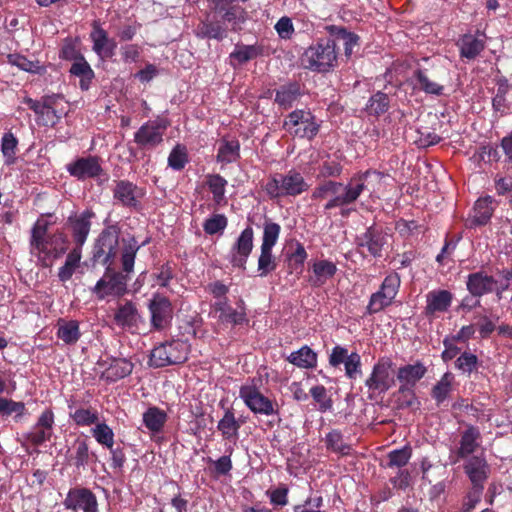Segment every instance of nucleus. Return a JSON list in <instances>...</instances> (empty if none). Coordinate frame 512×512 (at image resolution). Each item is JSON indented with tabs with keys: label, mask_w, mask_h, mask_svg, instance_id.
Returning <instances> with one entry per match:
<instances>
[{
	"label": "nucleus",
	"mask_w": 512,
	"mask_h": 512,
	"mask_svg": "<svg viewBox=\"0 0 512 512\" xmlns=\"http://www.w3.org/2000/svg\"><path fill=\"white\" fill-rule=\"evenodd\" d=\"M90 39L93 43L92 50L100 59H111L115 55L117 43L110 38L108 32L101 26L98 20L91 24Z\"/></svg>",
	"instance_id": "412c9836"
},
{
	"label": "nucleus",
	"mask_w": 512,
	"mask_h": 512,
	"mask_svg": "<svg viewBox=\"0 0 512 512\" xmlns=\"http://www.w3.org/2000/svg\"><path fill=\"white\" fill-rule=\"evenodd\" d=\"M322 121L308 108L295 109L283 121V129L292 137L312 141L319 133Z\"/></svg>",
	"instance_id": "423d86ee"
},
{
	"label": "nucleus",
	"mask_w": 512,
	"mask_h": 512,
	"mask_svg": "<svg viewBox=\"0 0 512 512\" xmlns=\"http://www.w3.org/2000/svg\"><path fill=\"white\" fill-rule=\"evenodd\" d=\"M239 396L255 414L269 416L277 413V410L274 408V402L263 395L256 384L242 385L239 390Z\"/></svg>",
	"instance_id": "f3484780"
},
{
	"label": "nucleus",
	"mask_w": 512,
	"mask_h": 512,
	"mask_svg": "<svg viewBox=\"0 0 512 512\" xmlns=\"http://www.w3.org/2000/svg\"><path fill=\"white\" fill-rule=\"evenodd\" d=\"M93 456L95 454L90 452L88 442L85 439L78 438L73 444V453L68 457V460L71 465L80 469L88 466Z\"/></svg>",
	"instance_id": "79ce46f5"
},
{
	"label": "nucleus",
	"mask_w": 512,
	"mask_h": 512,
	"mask_svg": "<svg viewBox=\"0 0 512 512\" xmlns=\"http://www.w3.org/2000/svg\"><path fill=\"white\" fill-rule=\"evenodd\" d=\"M460 56L468 60L475 59L485 48V40L476 35L465 34L459 40Z\"/></svg>",
	"instance_id": "58836bf2"
},
{
	"label": "nucleus",
	"mask_w": 512,
	"mask_h": 512,
	"mask_svg": "<svg viewBox=\"0 0 512 512\" xmlns=\"http://www.w3.org/2000/svg\"><path fill=\"white\" fill-rule=\"evenodd\" d=\"M309 183L298 170L292 168L284 173L269 176L264 191L272 200L284 197H297L308 191Z\"/></svg>",
	"instance_id": "20e7f679"
},
{
	"label": "nucleus",
	"mask_w": 512,
	"mask_h": 512,
	"mask_svg": "<svg viewBox=\"0 0 512 512\" xmlns=\"http://www.w3.org/2000/svg\"><path fill=\"white\" fill-rule=\"evenodd\" d=\"M281 227L278 223L266 220L263 227L261 247L273 248L279 238Z\"/></svg>",
	"instance_id": "338daca9"
},
{
	"label": "nucleus",
	"mask_w": 512,
	"mask_h": 512,
	"mask_svg": "<svg viewBox=\"0 0 512 512\" xmlns=\"http://www.w3.org/2000/svg\"><path fill=\"white\" fill-rule=\"evenodd\" d=\"M481 438L479 428L468 425L466 430L461 434L460 447L457 450L458 458L464 459L473 454L479 448Z\"/></svg>",
	"instance_id": "473e14b6"
},
{
	"label": "nucleus",
	"mask_w": 512,
	"mask_h": 512,
	"mask_svg": "<svg viewBox=\"0 0 512 512\" xmlns=\"http://www.w3.org/2000/svg\"><path fill=\"white\" fill-rule=\"evenodd\" d=\"M91 434L103 447L111 448V445H114V432L105 422L95 424V427L91 429Z\"/></svg>",
	"instance_id": "052dcab7"
},
{
	"label": "nucleus",
	"mask_w": 512,
	"mask_h": 512,
	"mask_svg": "<svg viewBox=\"0 0 512 512\" xmlns=\"http://www.w3.org/2000/svg\"><path fill=\"white\" fill-rule=\"evenodd\" d=\"M243 300L239 301L240 310L234 309L228 303V298L218 300L211 305L212 312L218 314L219 324L232 326L243 325L248 322L245 308H243Z\"/></svg>",
	"instance_id": "5701e85b"
},
{
	"label": "nucleus",
	"mask_w": 512,
	"mask_h": 512,
	"mask_svg": "<svg viewBox=\"0 0 512 512\" xmlns=\"http://www.w3.org/2000/svg\"><path fill=\"white\" fill-rule=\"evenodd\" d=\"M95 217L92 209H86L80 214L69 216L67 225L70 228L74 245L83 246L91 229V219Z\"/></svg>",
	"instance_id": "b1692460"
},
{
	"label": "nucleus",
	"mask_w": 512,
	"mask_h": 512,
	"mask_svg": "<svg viewBox=\"0 0 512 512\" xmlns=\"http://www.w3.org/2000/svg\"><path fill=\"white\" fill-rule=\"evenodd\" d=\"M28 415L26 405L22 401H14L11 398L0 397V416L8 418L13 416L16 423L22 422Z\"/></svg>",
	"instance_id": "37998d69"
},
{
	"label": "nucleus",
	"mask_w": 512,
	"mask_h": 512,
	"mask_svg": "<svg viewBox=\"0 0 512 512\" xmlns=\"http://www.w3.org/2000/svg\"><path fill=\"white\" fill-rule=\"evenodd\" d=\"M455 368L461 371L462 374L470 376L473 372H477L479 366V359L477 355L464 351L455 360Z\"/></svg>",
	"instance_id": "4d7b16f0"
},
{
	"label": "nucleus",
	"mask_w": 512,
	"mask_h": 512,
	"mask_svg": "<svg viewBox=\"0 0 512 512\" xmlns=\"http://www.w3.org/2000/svg\"><path fill=\"white\" fill-rule=\"evenodd\" d=\"M54 426L55 414L51 408H46L41 412L32 429L23 434V438L34 447L42 446L52 439Z\"/></svg>",
	"instance_id": "4468645a"
},
{
	"label": "nucleus",
	"mask_w": 512,
	"mask_h": 512,
	"mask_svg": "<svg viewBox=\"0 0 512 512\" xmlns=\"http://www.w3.org/2000/svg\"><path fill=\"white\" fill-rule=\"evenodd\" d=\"M112 192L114 200L119 202L123 207L135 210L140 209L141 199L145 195L143 188L138 187L129 180L115 181Z\"/></svg>",
	"instance_id": "6ab92c4d"
},
{
	"label": "nucleus",
	"mask_w": 512,
	"mask_h": 512,
	"mask_svg": "<svg viewBox=\"0 0 512 512\" xmlns=\"http://www.w3.org/2000/svg\"><path fill=\"white\" fill-rule=\"evenodd\" d=\"M80 40L78 38L66 37L59 51V58L66 61L76 62L84 55L79 49Z\"/></svg>",
	"instance_id": "5fc2aeb1"
},
{
	"label": "nucleus",
	"mask_w": 512,
	"mask_h": 512,
	"mask_svg": "<svg viewBox=\"0 0 512 512\" xmlns=\"http://www.w3.org/2000/svg\"><path fill=\"white\" fill-rule=\"evenodd\" d=\"M114 321L119 327L133 330L138 328V322L141 321V316L136 305L132 301H126L116 310Z\"/></svg>",
	"instance_id": "7c9ffc66"
},
{
	"label": "nucleus",
	"mask_w": 512,
	"mask_h": 512,
	"mask_svg": "<svg viewBox=\"0 0 512 512\" xmlns=\"http://www.w3.org/2000/svg\"><path fill=\"white\" fill-rule=\"evenodd\" d=\"M397 407L399 409L418 410L421 402L413 388H398L397 391Z\"/></svg>",
	"instance_id": "6e6d98bb"
},
{
	"label": "nucleus",
	"mask_w": 512,
	"mask_h": 512,
	"mask_svg": "<svg viewBox=\"0 0 512 512\" xmlns=\"http://www.w3.org/2000/svg\"><path fill=\"white\" fill-rule=\"evenodd\" d=\"M226 455L221 456L217 460H213L212 458H207V462L211 464L210 470L212 475L215 477L226 476L233 469V463L231 460V455L233 453V448L229 447L226 449Z\"/></svg>",
	"instance_id": "864d4df0"
},
{
	"label": "nucleus",
	"mask_w": 512,
	"mask_h": 512,
	"mask_svg": "<svg viewBox=\"0 0 512 512\" xmlns=\"http://www.w3.org/2000/svg\"><path fill=\"white\" fill-rule=\"evenodd\" d=\"M170 126L165 117H156L142 124L134 134V142L141 150H152L164 141V134Z\"/></svg>",
	"instance_id": "9b49d317"
},
{
	"label": "nucleus",
	"mask_w": 512,
	"mask_h": 512,
	"mask_svg": "<svg viewBox=\"0 0 512 512\" xmlns=\"http://www.w3.org/2000/svg\"><path fill=\"white\" fill-rule=\"evenodd\" d=\"M188 359L187 345L180 340H172L156 346L150 354L149 364L155 368L182 364Z\"/></svg>",
	"instance_id": "1a4fd4ad"
},
{
	"label": "nucleus",
	"mask_w": 512,
	"mask_h": 512,
	"mask_svg": "<svg viewBox=\"0 0 512 512\" xmlns=\"http://www.w3.org/2000/svg\"><path fill=\"white\" fill-rule=\"evenodd\" d=\"M140 247L141 245L138 244L135 237H130L127 240L123 239V248L121 252V272L130 276V274L133 272L136 254Z\"/></svg>",
	"instance_id": "c03bdc74"
},
{
	"label": "nucleus",
	"mask_w": 512,
	"mask_h": 512,
	"mask_svg": "<svg viewBox=\"0 0 512 512\" xmlns=\"http://www.w3.org/2000/svg\"><path fill=\"white\" fill-rule=\"evenodd\" d=\"M69 417L80 427L91 426L99 421V413L95 408H77L69 412Z\"/></svg>",
	"instance_id": "603ef678"
},
{
	"label": "nucleus",
	"mask_w": 512,
	"mask_h": 512,
	"mask_svg": "<svg viewBox=\"0 0 512 512\" xmlns=\"http://www.w3.org/2000/svg\"><path fill=\"white\" fill-rule=\"evenodd\" d=\"M474 319L477 320L474 324L482 339H488L491 334L496 330V321L499 319L495 316V320L486 313H476Z\"/></svg>",
	"instance_id": "13d9d810"
},
{
	"label": "nucleus",
	"mask_w": 512,
	"mask_h": 512,
	"mask_svg": "<svg viewBox=\"0 0 512 512\" xmlns=\"http://www.w3.org/2000/svg\"><path fill=\"white\" fill-rule=\"evenodd\" d=\"M287 360L299 368L312 369L317 365V354L309 346L304 345L292 352Z\"/></svg>",
	"instance_id": "49530a36"
},
{
	"label": "nucleus",
	"mask_w": 512,
	"mask_h": 512,
	"mask_svg": "<svg viewBox=\"0 0 512 512\" xmlns=\"http://www.w3.org/2000/svg\"><path fill=\"white\" fill-rule=\"evenodd\" d=\"M221 17L224 22L233 24L232 30H236L235 25L245 21V10L238 5H223Z\"/></svg>",
	"instance_id": "0e129e2a"
},
{
	"label": "nucleus",
	"mask_w": 512,
	"mask_h": 512,
	"mask_svg": "<svg viewBox=\"0 0 512 512\" xmlns=\"http://www.w3.org/2000/svg\"><path fill=\"white\" fill-rule=\"evenodd\" d=\"M464 471L471 481V488L484 490V483L488 478L489 466L484 458L472 456L464 465Z\"/></svg>",
	"instance_id": "bb28decb"
},
{
	"label": "nucleus",
	"mask_w": 512,
	"mask_h": 512,
	"mask_svg": "<svg viewBox=\"0 0 512 512\" xmlns=\"http://www.w3.org/2000/svg\"><path fill=\"white\" fill-rule=\"evenodd\" d=\"M228 181L218 173L207 174L205 176L204 186L207 187L212 194V200L217 206H224L227 204L226 187Z\"/></svg>",
	"instance_id": "f704fd0d"
},
{
	"label": "nucleus",
	"mask_w": 512,
	"mask_h": 512,
	"mask_svg": "<svg viewBox=\"0 0 512 512\" xmlns=\"http://www.w3.org/2000/svg\"><path fill=\"white\" fill-rule=\"evenodd\" d=\"M188 163V155L185 146L176 145L169 154L168 166L176 171L182 170Z\"/></svg>",
	"instance_id": "774afa93"
},
{
	"label": "nucleus",
	"mask_w": 512,
	"mask_h": 512,
	"mask_svg": "<svg viewBox=\"0 0 512 512\" xmlns=\"http://www.w3.org/2000/svg\"><path fill=\"white\" fill-rule=\"evenodd\" d=\"M194 33L199 39H215L222 41L227 36V30L218 20H201L196 26Z\"/></svg>",
	"instance_id": "c9c22d12"
},
{
	"label": "nucleus",
	"mask_w": 512,
	"mask_h": 512,
	"mask_svg": "<svg viewBox=\"0 0 512 512\" xmlns=\"http://www.w3.org/2000/svg\"><path fill=\"white\" fill-rule=\"evenodd\" d=\"M394 363L389 357H380L364 381L367 388V398L377 400L382 398L395 385Z\"/></svg>",
	"instance_id": "39448f33"
},
{
	"label": "nucleus",
	"mask_w": 512,
	"mask_h": 512,
	"mask_svg": "<svg viewBox=\"0 0 512 512\" xmlns=\"http://www.w3.org/2000/svg\"><path fill=\"white\" fill-rule=\"evenodd\" d=\"M412 456V448L410 445H405L400 449L392 450L388 453V464L389 468L397 467L402 468L407 465Z\"/></svg>",
	"instance_id": "e2e57ef3"
},
{
	"label": "nucleus",
	"mask_w": 512,
	"mask_h": 512,
	"mask_svg": "<svg viewBox=\"0 0 512 512\" xmlns=\"http://www.w3.org/2000/svg\"><path fill=\"white\" fill-rule=\"evenodd\" d=\"M69 73L71 76L79 78V87L82 91H87L91 86L92 80L95 78V73L85 57H81L80 60L73 62Z\"/></svg>",
	"instance_id": "ea45409f"
},
{
	"label": "nucleus",
	"mask_w": 512,
	"mask_h": 512,
	"mask_svg": "<svg viewBox=\"0 0 512 512\" xmlns=\"http://www.w3.org/2000/svg\"><path fill=\"white\" fill-rule=\"evenodd\" d=\"M166 421V412L156 406L149 407L143 413V423L145 427L153 433L160 432L163 429Z\"/></svg>",
	"instance_id": "de8ad7c7"
},
{
	"label": "nucleus",
	"mask_w": 512,
	"mask_h": 512,
	"mask_svg": "<svg viewBox=\"0 0 512 512\" xmlns=\"http://www.w3.org/2000/svg\"><path fill=\"white\" fill-rule=\"evenodd\" d=\"M263 48L258 45L236 44L235 49L230 53V65L234 68L262 55Z\"/></svg>",
	"instance_id": "e433bc0d"
},
{
	"label": "nucleus",
	"mask_w": 512,
	"mask_h": 512,
	"mask_svg": "<svg viewBox=\"0 0 512 512\" xmlns=\"http://www.w3.org/2000/svg\"><path fill=\"white\" fill-rule=\"evenodd\" d=\"M302 86L297 81L281 85L275 90L274 102L282 109H290L303 96Z\"/></svg>",
	"instance_id": "c756f323"
},
{
	"label": "nucleus",
	"mask_w": 512,
	"mask_h": 512,
	"mask_svg": "<svg viewBox=\"0 0 512 512\" xmlns=\"http://www.w3.org/2000/svg\"><path fill=\"white\" fill-rule=\"evenodd\" d=\"M389 108V97L386 93L378 91L371 96L366 111L369 115L379 116L384 114Z\"/></svg>",
	"instance_id": "bf43d9fd"
},
{
	"label": "nucleus",
	"mask_w": 512,
	"mask_h": 512,
	"mask_svg": "<svg viewBox=\"0 0 512 512\" xmlns=\"http://www.w3.org/2000/svg\"><path fill=\"white\" fill-rule=\"evenodd\" d=\"M242 422L235 417L234 410L228 408L225 410L223 417L218 421L217 429L226 441H236L239 438V430Z\"/></svg>",
	"instance_id": "72a5a7b5"
},
{
	"label": "nucleus",
	"mask_w": 512,
	"mask_h": 512,
	"mask_svg": "<svg viewBox=\"0 0 512 512\" xmlns=\"http://www.w3.org/2000/svg\"><path fill=\"white\" fill-rule=\"evenodd\" d=\"M62 504L66 510L71 512H99L96 495L86 487L70 488Z\"/></svg>",
	"instance_id": "2eb2a0df"
},
{
	"label": "nucleus",
	"mask_w": 512,
	"mask_h": 512,
	"mask_svg": "<svg viewBox=\"0 0 512 512\" xmlns=\"http://www.w3.org/2000/svg\"><path fill=\"white\" fill-rule=\"evenodd\" d=\"M453 293L445 289L429 291L426 295L424 314L426 317H434L438 313H446L453 301Z\"/></svg>",
	"instance_id": "a878e982"
},
{
	"label": "nucleus",
	"mask_w": 512,
	"mask_h": 512,
	"mask_svg": "<svg viewBox=\"0 0 512 512\" xmlns=\"http://www.w3.org/2000/svg\"><path fill=\"white\" fill-rule=\"evenodd\" d=\"M311 269L312 275L309 276L308 282L314 288L322 287L337 272L336 264L329 260H317L313 263Z\"/></svg>",
	"instance_id": "2f4dec72"
},
{
	"label": "nucleus",
	"mask_w": 512,
	"mask_h": 512,
	"mask_svg": "<svg viewBox=\"0 0 512 512\" xmlns=\"http://www.w3.org/2000/svg\"><path fill=\"white\" fill-rule=\"evenodd\" d=\"M273 248L260 247L258 258V271L261 277H265L277 268L276 258L272 253Z\"/></svg>",
	"instance_id": "680f3d73"
},
{
	"label": "nucleus",
	"mask_w": 512,
	"mask_h": 512,
	"mask_svg": "<svg viewBox=\"0 0 512 512\" xmlns=\"http://www.w3.org/2000/svg\"><path fill=\"white\" fill-rule=\"evenodd\" d=\"M240 158V143L237 139H223L217 153V161L221 163H233Z\"/></svg>",
	"instance_id": "8fccbe9b"
},
{
	"label": "nucleus",
	"mask_w": 512,
	"mask_h": 512,
	"mask_svg": "<svg viewBox=\"0 0 512 512\" xmlns=\"http://www.w3.org/2000/svg\"><path fill=\"white\" fill-rule=\"evenodd\" d=\"M427 367L421 361H416L413 364H405L400 366L394 374L399 382L398 388H413L415 389L417 383L427 374Z\"/></svg>",
	"instance_id": "393cba45"
},
{
	"label": "nucleus",
	"mask_w": 512,
	"mask_h": 512,
	"mask_svg": "<svg viewBox=\"0 0 512 512\" xmlns=\"http://www.w3.org/2000/svg\"><path fill=\"white\" fill-rule=\"evenodd\" d=\"M49 222L38 219L31 229L30 248L43 267H51L55 260L61 258L68 250V238L64 232L57 230L48 234Z\"/></svg>",
	"instance_id": "f03ea898"
},
{
	"label": "nucleus",
	"mask_w": 512,
	"mask_h": 512,
	"mask_svg": "<svg viewBox=\"0 0 512 512\" xmlns=\"http://www.w3.org/2000/svg\"><path fill=\"white\" fill-rule=\"evenodd\" d=\"M355 245L357 251L365 257L367 255L374 258H381L383 251L388 243V234L382 227L372 224L365 231L355 237Z\"/></svg>",
	"instance_id": "f8f14e48"
},
{
	"label": "nucleus",
	"mask_w": 512,
	"mask_h": 512,
	"mask_svg": "<svg viewBox=\"0 0 512 512\" xmlns=\"http://www.w3.org/2000/svg\"><path fill=\"white\" fill-rule=\"evenodd\" d=\"M97 365L103 367L100 378L109 383L117 382L129 376L134 368V364L126 358H107L99 359Z\"/></svg>",
	"instance_id": "4be33fe9"
},
{
	"label": "nucleus",
	"mask_w": 512,
	"mask_h": 512,
	"mask_svg": "<svg viewBox=\"0 0 512 512\" xmlns=\"http://www.w3.org/2000/svg\"><path fill=\"white\" fill-rule=\"evenodd\" d=\"M130 279L131 277L128 274L115 271L110 266L106 267L104 275L97 281L92 292L99 300H104L108 297H122L128 292V282Z\"/></svg>",
	"instance_id": "6e6552de"
},
{
	"label": "nucleus",
	"mask_w": 512,
	"mask_h": 512,
	"mask_svg": "<svg viewBox=\"0 0 512 512\" xmlns=\"http://www.w3.org/2000/svg\"><path fill=\"white\" fill-rule=\"evenodd\" d=\"M401 284L400 275L397 272L388 274L378 291L372 293L366 307V314L374 315L389 307L399 292Z\"/></svg>",
	"instance_id": "9d476101"
},
{
	"label": "nucleus",
	"mask_w": 512,
	"mask_h": 512,
	"mask_svg": "<svg viewBox=\"0 0 512 512\" xmlns=\"http://www.w3.org/2000/svg\"><path fill=\"white\" fill-rule=\"evenodd\" d=\"M56 335L66 345L76 344L81 337L79 322L60 318L57 321Z\"/></svg>",
	"instance_id": "a19ab883"
},
{
	"label": "nucleus",
	"mask_w": 512,
	"mask_h": 512,
	"mask_svg": "<svg viewBox=\"0 0 512 512\" xmlns=\"http://www.w3.org/2000/svg\"><path fill=\"white\" fill-rule=\"evenodd\" d=\"M466 289L471 296L479 299L494 292H496L497 298L501 299L498 280L494 276L488 275L483 270L468 274L466 279Z\"/></svg>",
	"instance_id": "a211bd4d"
},
{
	"label": "nucleus",
	"mask_w": 512,
	"mask_h": 512,
	"mask_svg": "<svg viewBox=\"0 0 512 512\" xmlns=\"http://www.w3.org/2000/svg\"><path fill=\"white\" fill-rule=\"evenodd\" d=\"M370 173V170H367L355 174L346 184L334 180H325L312 190L311 200L322 201L331 196L325 203L324 210L340 208V215L348 217L352 211H355L349 206L354 204L365 190V181Z\"/></svg>",
	"instance_id": "f257e3e1"
},
{
	"label": "nucleus",
	"mask_w": 512,
	"mask_h": 512,
	"mask_svg": "<svg viewBox=\"0 0 512 512\" xmlns=\"http://www.w3.org/2000/svg\"><path fill=\"white\" fill-rule=\"evenodd\" d=\"M454 376L450 372L442 375L440 380L432 387L431 396L435 400L437 406H441L452 392V383Z\"/></svg>",
	"instance_id": "09e8293b"
},
{
	"label": "nucleus",
	"mask_w": 512,
	"mask_h": 512,
	"mask_svg": "<svg viewBox=\"0 0 512 512\" xmlns=\"http://www.w3.org/2000/svg\"><path fill=\"white\" fill-rule=\"evenodd\" d=\"M325 447L327 451L341 457L352 455V445L344 441V436L339 429H332L325 436Z\"/></svg>",
	"instance_id": "4c0bfd02"
},
{
	"label": "nucleus",
	"mask_w": 512,
	"mask_h": 512,
	"mask_svg": "<svg viewBox=\"0 0 512 512\" xmlns=\"http://www.w3.org/2000/svg\"><path fill=\"white\" fill-rule=\"evenodd\" d=\"M66 169L72 177L78 180L98 178L99 185L109 179V175L102 168L101 159L98 156L79 157L67 164Z\"/></svg>",
	"instance_id": "ddd939ff"
},
{
	"label": "nucleus",
	"mask_w": 512,
	"mask_h": 512,
	"mask_svg": "<svg viewBox=\"0 0 512 512\" xmlns=\"http://www.w3.org/2000/svg\"><path fill=\"white\" fill-rule=\"evenodd\" d=\"M119 229L109 226L101 231L94 242L91 260L94 265L111 266L118 252Z\"/></svg>",
	"instance_id": "0eeeda50"
},
{
	"label": "nucleus",
	"mask_w": 512,
	"mask_h": 512,
	"mask_svg": "<svg viewBox=\"0 0 512 512\" xmlns=\"http://www.w3.org/2000/svg\"><path fill=\"white\" fill-rule=\"evenodd\" d=\"M228 225L224 214H213L203 223V230L208 235L222 234Z\"/></svg>",
	"instance_id": "69168bd1"
},
{
	"label": "nucleus",
	"mask_w": 512,
	"mask_h": 512,
	"mask_svg": "<svg viewBox=\"0 0 512 512\" xmlns=\"http://www.w3.org/2000/svg\"><path fill=\"white\" fill-rule=\"evenodd\" d=\"M254 248V230L247 226L236 238L229 251V262L234 268L246 269L249 256Z\"/></svg>",
	"instance_id": "dca6fc26"
},
{
	"label": "nucleus",
	"mask_w": 512,
	"mask_h": 512,
	"mask_svg": "<svg viewBox=\"0 0 512 512\" xmlns=\"http://www.w3.org/2000/svg\"><path fill=\"white\" fill-rule=\"evenodd\" d=\"M148 309L151 314V326L154 330L160 331L170 325L173 318V307L167 297L154 295L148 304Z\"/></svg>",
	"instance_id": "aec40b11"
},
{
	"label": "nucleus",
	"mask_w": 512,
	"mask_h": 512,
	"mask_svg": "<svg viewBox=\"0 0 512 512\" xmlns=\"http://www.w3.org/2000/svg\"><path fill=\"white\" fill-rule=\"evenodd\" d=\"M325 30L333 39L336 47L340 42L343 44L345 56L349 59L354 52V48L359 46L360 37L342 26L327 25Z\"/></svg>",
	"instance_id": "c85d7f7f"
},
{
	"label": "nucleus",
	"mask_w": 512,
	"mask_h": 512,
	"mask_svg": "<svg viewBox=\"0 0 512 512\" xmlns=\"http://www.w3.org/2000/svg\"><path fill=\"white\" fill-rule=\"evenodd\" d=\"M18 150V139L12 132H6L1 139V152L4 157V163L7 166L16 163V153Z\"/></svg>",
	"instance_id": "3c124183"
},
{
	"label": "nucleus",
	"mask_w": 512,
	"mask_h": 512,
	"mask_svg": "<svg viewBox=\"0 0 512 512\" xmlns=\"http://www.w3.org/2000/svg\"><path fill=\"white\" fill-rule=\"evenodd\" d=\"M494 199L491 196L479 198L473 207V214L467 219L466 226L475 228L486 225L495 210Z\"/></svg>",
	"instance_id": "cd10ccee"
},
{
	"label": "nucleus",
	"mask_w": 512,
	"mask_h": 512,
	"mask_svg": "<svg viewBox=\"0 0 512 512\" xmlns=\"http://www.w3.org/2000/svg\"><path fill=\"white\" fill-rule=\"evenodd\" d=\"M302 65L313 72L327 73L338 64V49L333 39L319 38L314 44L305 49L301 57Z\"/></svg>",
	"instance_id": "7ed1b4c3"
},
{
	"label": "nucleus",
	"mask_w": 512,
	"mask_h": 512,
	"mask_svg": "<svg viewBox=\"0 0 512 512\" xmlns=\"http://www.w3.org/2000/svg\"><path fill=\"white\" fill-rule=\"evenodd\" d=\"M413 77L416 80L417 87L426 94L440 96L443 94L444 86L434 81L428 74V70L418 68L414 71Z\"/></svg>",
	"instance_id": "a18cd8bd"
}]
</instances>
